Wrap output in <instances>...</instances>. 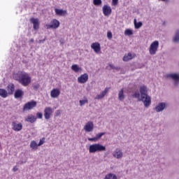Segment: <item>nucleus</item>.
<instances>
[{
  "instance_id": "nucleus-1",
  "label": "nucleus",
  "mask_w": 179,
  "mask_h": 179,
  "mask_svg": "<svg viewBox=\"0 0 179 179\" xmlns=\"http://www.w3.org/2000/svg\"><path fill=\"white\" fill-rule=\"evenodd\" d=\"M13 78L24 87L29 86L31 83V77L26 72L18 71L17 73L13 74Z\"/></svg>"
},
{
  "instance_id": "nucleus-2",
  "label": "nucleus",
  "mask_w": 179,
  "mask_h": 179,
  "mask_svg": "<svg viewBox=\"0 0 179 179\" xmlns=\"http://www.w3.org/2000/svg\"><path fill=\"white\" fill-rule=\"evenodd\" d=\"M134 99H137L138 101H142L145 107H149L152 104V98L149 95H145L144 96H141L139 92H136L133 94Z\"/></svg>"
},
{
  "instance_id": "nucleus-3",
  "label": "nucleus",
  "mask_w": 179,
  "mask_h": 179,
  "mask_svg": "<svg viewBox=\"0 0 179 179\" xmlns=\"http://www.w3.org/2000/svg\"><path fill=\"white\" fill-rule=\"evenodd\" d=\"M89 153H97V152H106V146L100 143H94L89 147Z\"/></svg>"
},
{
  "instance_id": "nucleus-4",
  "label": "nucleus",
  "mask_w": 179,
  "mask_h": 179,
  "mask_svg": "<svg viewBox=\"0 0 179 179\" xmlns=\"http://www.w3.org/2000/svg\"><path fill=\"white\" fill-rule=\"evenodd\" d=\"M166 79H171L173 83V86L179 85V73H171L165 75Z\"/></svg>"
},
{
  "instance_id": "nucleus-5",
  "label": "nucleus",
  "mask_w": 179,
  "mask_h": 179,
  "mask_svg": "<svg viewBox=\"0 0 179 179\" xmlns=\"http://www.w3.org/2000/svg\"><path fill=\"white\" fill-rule=\"evenodd\" d=\"M157 50H159V42L158 41H153L149 48V52L150 55H156V52H157Z\"/></svg>"
},
{
  "instance_id": "nucleus-6",
  "label": "nucleus",
  "mask_w": 179,
  "mask_h": 179,
  "mask_svg": "<svg viewBox=\"0 0 179 179\" xmlns=\"http://www.w3.org/2000/svg\"><path fill=\"white\" fill-rule=\"evenodd\" d=\"M61 23L58 21L57 19H53L50 21V24H46L45 25V29H57L58 27H59V25Z\"/></svg>"
},
{
  "instance_id": "nucleus-7",
  "label": "nucleus",
  "mask_w": 179,
  "mask_h": 179,
  "mask_svg": "<svg viewBox=\"0 0 179 179\" xmlns=\"http://www.w3.org/2000/svg\"><path fill=\"white\" fill-rule=\"evenodd\" d=\"M37 102L36 101H31L24 104L23 107V111H29V110H33L34 107H36Z\"/></svg>"
},
{
  "instance_id": "nucleus-8",
  "label": "nucleus",
  "mask_w": 179,
  "mask_h": 179,
  "mask_svg": "<svg viewBox=\"0 0 179 179\" xmlns=\"http://www.w3.org/2000/svg\"><path fill=\"white\" fill-rule=\"evenodd\" d=\"M167 107H169V103L166 102H160L155 108V110L157 113H162V111H164V110H166Z\"/></svg>"
},
{
  "instance_id": "nucleus-9",
  "label": "nucleus",
  "mask_w": 179,
  "mask_h": 179,
  "mask_svg": "<svg viewBox=\"0 0 179 179\" xmlns=\"http://www.w3.org/2000/svg\"><path fill=\"white\" fill-rule=\"evenodd\" d=\"M12 129L15 132H19L23 129V124L17 121H13L11 124Z\"/></svg>"
},
{
  "instance_id": "nucleus-10",
  "label": "nucleus",
  "mask_w": 179,
  "mask_h": 179,
  "mask_svg": "<svg viewBox=\"0 0 179 179\" xmlns=\"http://www.w3.org/2000/svg\"><path fill=\"white\" fill-rule=\"evenodd\" d=\"M113 157L115 159H120L124 157V152H122V150L120 148H116L113 152H112Z\"/></svg>"
},
{
  "instance_id": "nucleus-11",
  "label": "nucleus",
  "mask_w": 179,
  "mask_h": 179,
  "mask_svg": "<svg viewBox=\"0 0 179 179\" xmlns=\"http://www.w3.org/2000/svg\"><path fill=\"white\" fill-rule=\"evenodd\" d=\"M52 113H54V110H52V108L51 107H46L44 109V117L45 120H50L51 118V115H52Z\"/></svg>"
},
{
  "instance_id": "nucleus-12",
  "label": "nucleus",
  "mask_w": 179,
  "mask_h": 179,
  "mask_svg": "<svg viewBox=\"0 0 179 179\" xmlns=\"http://www.w3.org/2000/svg\"><path fill=\"white\" fill-rule=\"evenodd\" d=\"M93 129H94V124L92 121L87 122L84 126V131L85 132H93Z\"/></svg>"
},
{
  "instance_id": "nucleus-13",
  "label": "nucleus",
  "mask_w": 179,
  "mask_h": 179,
  "mask_svg": "<svg viewBox=\"0 0 179 179\" xmlns=\"http://www.w3.org/2000/svg\"><path fill=\"white\" fill-rule=\"evenodd\" d=\"M108 90H110V88L106 87L103 91H102L99 94L96 95L95 96V100H101V99H104L106 96V94L108 93Z\"/></svg>"
},
{
  "instance_id": "nucleus-14",
  "label": "nucleus",
  "mask_w": 179,
  "mask_h": 179,
  "mask_svg": "<svg viewBox=\"0 0 179 179\" xmlns=\"http://www.w3.org/2000/svg\"><path fill=\"white\" fill-rule=\"evenodd\" d=\"M108 90H110V88L106 87L103 91H102L99 94L96 95L95 96V100H101V99H104L106 96V94L108 93Z\"/></svg>"
},
{
  "instance_id": "nucleus-15",
  "label": "nucleus",
  "mask_w": 179,
  "mask_h": 179,
  "mask_svg": "<svg viewBox=\"0 0 179 179\" xmlns=\"http://www.w3.org/2000/svg\"><path fill=\"white\" fill-rule=\"evenodd\" d=\"M102 12L104 16H108L109 15H111V7L108 5H104L102 8Z\"/></svg>"
},
{
  "instance_id": "nucleus-16",
  "label": "nucleus",
  "mask_w": 179,
  "mask_h": 179,
  "mask_svg": "<svg viewBox=\"0 0 179 179\" xmlns=\"http://www.w3.org/2000/svg\"><path fill=\"white\" fill-rule=\"evenodd\" d=\"M30 21L34 26V30H38L40 29V21L38 18H31Z\"/></svg>"
},
{
  "instance_id": "nucleus-17",
  "label": "nucleus",
  "mask_w": 179,
  "mask_h": 179,
  "mask_svg": "<svg viewBox=\"0 0 179 179\" xmlns=\"http://www.w3.org/2000/svg\"><path fill=\"white\" fill-rule=\"evenodd\" d=\"M89 80V75L84 73L78 78V83H86Z\"/></svg>"
},
{
  "instance_id": "nucleus-18",
  "label": "nucleus",
  "mask_w": 179,
  "mask_h": 179,
  "mask_svg": "<svg viewBox=\"0 0 179 179\" xmlns=\"http://www.w3.org/2000/svg\"><path fill=\"white\" fill-rule=\"evenodd\" d=\"M139 94L140 97H143L145 96H148V87L145 85H141L139 89Z\"/></svg>"
},
{
  "instance_id": "nucleus-19",
  "label": "nucleus",
  "mask_w": 179,
  "mask_h": 179,
  "mask_svg": "<svg viewBox=\"0 0 179 179\" xmlns=\"http://www.w3.org/2000/svg\"><path fill=\"white\" fill-rule=\"evenodd\" d=\"M61 94V91L58 89H53L50 92V97L52 99H57V97H59V95Z\"/></svg>"
},
{
  "instance_id": "nucleus-20",
  "label": "nucleus",
  "mask_w": 179,
  "mask_h": 179,
  "mask_svg": "<svg viewBox=\"0 0 179 179\" xmlns=\"http://www.w3.org/2000/svg\"><path fill=\"white\" fill-rule=\"evenodd\" d=\"M91 48L94 50V52H100L101 48H100V43H93L91 45Z\"/></svg>"
},
{
  "instance_id": "nucleus-21",
  "label": "nucleus",
  "mask_w": 179,
  "mask_h": 179,
  "mask_svg": "<svg viewBox=\"0 0 179 179\" xmlns=\"http://www.w3.org/2000/svg\"><path fill=\"white\" fill-rule=\"evenodd\" d=\"M55 13L57 16H65V15L67 13L66 10L58 8L55 9Z\"/></svg>"
},
{
  "instance_id": "nucleus-22",
  "label": "nucleus",
  "mask_w": 179,
  "mask_h": 179,
  "mask_svg": "<svg viewBox=\"0 0 179 179\" xmlns=\"http://www.w3.org/2000/svg\"><path fill=\"white\" fill-rule=\"evenodd\" d=\"M133 58H135V54H132L131 52H129L127 55H125L123 57V61L125 62L130 61V59H133Z\"/></svg>"
},
{
  "instance_id": "nucleus-23",
  "label": "nucleus",
  "mask_w": 179,
  "mask_h": 179,
  "mask_svg": "<svg viewBox=\"0 0 179 179\" xmlns=\"http://www.w3.org/2000/svg\"><path fill=\"white\" fill-rule=\"evenodd\" d=\"M37 120V117L33 115H28L27 118L25 119V121L27 122H31V124H33V122H36Z\"/></svg>"
},
{
  "instance_id": "nucleus-24",
  "label": "nucleus",
  "mask_w": 179,
  "mask_h": 179,
  "mask_svg": "<svg viewBox=\"0 0 179 179\" xmlns=\"http://www.w3.org/2000/svg\"><path fill=\"white\" fill-rule=\"evenodd\" d=\"M71 69L73 71V72H76V73H78V72H81L82 67L79 66L78 64H73L71 66Z\"/></svg>"
},
{
  "instance_id": "nucleus-25",
  "label": "nucleus",
  "mask_w": 179,
  "mask_h": 179,
  "mask_svg": "<svg viewBox=\"0 0 179 179\" xmlns=\"http://www.w3.org/2000/svg\"><path fill=\"white\" fill-rule=\"evenodd\" d=\"M24 94V92H23L22 90H17L15 92L14 96L15 99H20V97H22Z\"/></svg>"
},
{
  "instance_id": "nucleus-26",
  "label": "nucleus",
  "mask_w": 179,
  "mask_h": 179,
  "mask_svg": "<svg viewBox=\"0 0 179 179\" xmlns=\"http://www.w3.org/2000/svg\"><path fill=\"white\" fill-rule=\"evenodd\" d=\"M8 94H13V92H15V85L9 84L7 87Z\"/></svg>"
},
{
  "instance_id": "nucleus-27",
  "label": "nucleus",
  "mask_w": 179,
  "mask_h": 179,
  "mask_svg": "<svg viewBox=\"0 0 179 179\" xmlns=\"http://www.w3.org/2000/svg\"><path fill=\"white\" fill-rule=\"evenodd\" d=\"M0 96L3 97V99H6V97H8V91L0 88Z\"/></svg>"
},
{
  "instance_id": "nucleus-28",
  "label": "nucleus",
  "mask_w": 179,
  "mask_h": 179,
  "mask_svg": "<svg viewBox=\"0 0 179 179\" xmlns=\"http://www.w3.org/2000/svg\"><path fill=\"white\" fill-rule=\"evenodd\" d=\"M173 43H179V29L176 30L175 36L173 38Z\"/></svg>"
},
{
  "instance_id": "nucleus-29",
  "label": "nucleus",
  "mask_w": 179,
  "mask_h": 179,
  "mask_svg": "<svg viewBox=\"0 0 179 179\" xmlns=\"http://www.w3.org/2000/svg\"><path fill=\"white\" fill-rule=\"evenodd\" d=\"M118 99L120 101H123L124 99H125V96L124 95V90L122 89L118 93Z\"/></svg>"
},
{
  "instance_id": "nucleus-30",
  "label": "nucleus",
  "mask_w": 179,
  "mask_h": 179,
  "mask_svg": "<svg viewBox=\"0 0 179 179\" xmlns=\"http://www.w3.org/2000/svg\"><path fill=\"white\" fill-rule=\"evenodd\" d=\"M104 179H118V178L114 173H108L105 176Z\"/></svg>"
},
{
  "instance_id": "nucleus-31",
  "label": "nucleus",
  "mask_w": 179,
  "mask_h": 179,
  "mask_svg": "<svg viewBox=\"0 0 179 179\" xmlns=\"http://www.w3.org/2000/svg\"><path fill=\"white\" fill-rule=\"evenodd\" d=\"M134 27L135 29H141V27H142V22H136V19H134Z\"/></svg>"
},
{
  "instance_id": "nucleus-32",
  "label": "nucleus",
  "mask_w": 179,
  "mask_h": 179,
  "mask_svg": "<svg viewBox=\"0 0 179 179\" xmlns=\"http://www.w3.org/2000/svg\"><path fill=\"white\" fill-rule=\"evenodd\" d=\"M38 146V144L35 141H32L30 143V148L31 149L36 150L37 149V147Z\"/></svg>"
},
{
  "instance_id": "nucleus-33",
  "label": "nucleus",
  "mask_w": 179,
  "mask_h": 179,
  "mask_svg": "<svg viewBox=\"0 0 179 179\" xmlns=\"http://www.w3.org/2000/svg\"><path fill=\"white\" fill-rule=\"evenodd\" d=\"M134 34V32L132 31V29H125L124 31V36H132Z\"/></svg>"
},
{
  "instance_id": "nucleus-34",
  "label": "nucleus",
  "mask_w": 179,
  "mask_h": 179,
  "mask_svg": "<svg viewBox=\"0 0 179 179\" xmlns=\"http://www.w3.org/2000/svg\"><path fill=\"white\" fill-rule=\"evenodd\" d=\"M93 3L95 6H100V5L102 3V1L101 0H94Z\"/></svg>"
},
{
  "instance_id": "nucleus-35",
  "label": "nucleus",
  "mask_w": 179,
  "mask_h": 179,
  "mask_svg": "<svg viewBox=\"0 0 179 179\" xmlns=\"http://www.w3.org/2000/svg\"><path fill=\"white\" fill-rule=\"evenodd\" d=\"M103 135H106V133H99L98 134L96 135L95 136V139L96 141H99V139H100V138H101V136H103Z\"/></svg>"
},
{
  "instance_id": "nucleus-36",
  "label": "nucleus",
  "mask_w": 179,
  "mask_h": 179,
  "mask_svg": "<svg viewBox=\"0 0 179 179\" xmlns=\"http://www.w3.org/2000/svg\"><path fill=\"white\" fill-rule=\"evenodd\" d=\"M79 103H80V106L82 107V106H85L86 103H88L87 99H85L84 100H80Z\"/></svg>"
},
{
  "instance_id": "nucleus-37",
  "label": "nucleus",
  "mask_w": 179,
  "mask_h": 179,
  "mask_svg": "<svg viewBox=\"0 0 179 179\" xmlns=\"http://www.w3.org/2000/svg\"><path fill=\"white\" fill-rule=\"evenodd\" d=\"M107 37L109 40H111L113 38V34L111 31H108L107 33Z\"/></svg>"
},
{
  "instance_id": "nucleus-38",
  "label": "nucleus",
  "mask_w": 179,
  "mask_h": 179,
  "mask_svg": "<svg viewBox=\"0 0 179 179\" xmlns=\"http://www.w3.org/2000/svg\"><path fill=\"white\" fill-rule=\"evenodd\" d=\"M112 5L113 6H117V5H118V0H112Z\"/></svg>"
},
{
  "instance_id": "nucleus-39",
  "label": "nucleus",
  "mask_w": 179,
  "mask_h": 179,
  "mask_svg": "<svg viewBox=\"0 0 179 179\" xmlns=\"http://www.w3.org/2000/svg\"><path fill=\"white\" fill-rule=\"evenodd\" d=\"M109 67H110L111 69H116V71H118V69H120V68H118V67H115V66H114V64H109Z\"/></svg>"
},
{
  "instance_id": "nucleus-40",
  "label": "nucleus",
  "mask_w": 179,
  "mask_h": 179,
  "mask_svg": "<svg viewBox=\"0 0 179 179\" xmlns=\"http://www.w3.org/2000/svg\"><path fill=\"white\" fill-rule=\"evenodd\" d=\"M55 117H59V115H61V110H57L55 112Z\"/></svg>"
},
{
  "instance_id": "nucleus-41",
  "label": "nucleus",
  "mask_w": 179,
  "mask_h": 179,
  "mask_svg": "<svg viewBox=\"0 0 179 179\" xmlns=\"http://www.w3.org/2000/svg\"><path fill=\"white\" fill-rule=\"evenodd\" d=\"M88 141H90V142H97V140L96 139V137L88 138Z\"/></svg>"
},
{
  "instance_id": "nucleus-42",
  "label": "nucleus",
  "mask_w": 179,
  "mask_h": 179,
  "mask_svg": "<svg viewBox=\"0 0 179 179\" xmlns=\"http://www.w3.org/2000/svg\"><path fill=\"white\" fill-rule=\"evenodd\" d=\"M36 117H38L39 119L43 118V113H37Z\"/></svg>"
},
{
  "instance_id": "nucleus-43",
  "label": "nucleus",
  "mask_w": 179,
  "mask_h": 179,
  "mask_svg": "<svg viewBox=\"0 0 179 179\" xmlns=\"http://www.w3.org/2000/svg\"><path fill=\"white\" fill-rule=\"evenodd\" d=\"M44 138L40 140L38 144V146H41V145H44Z\"/></svg>"
},
{
  "instance_id": "nucleus-44",
  "label": "nucleus",
  "mask_w": 179,
  "mask_h": 179,
  "mask_svg": "<svg viewBox=\"0 0 179 179\" xmlns=\"http://www.w3.org/2000/svg\"><path fill=\"white\" fill-rule=\"evenodd\" d=\"M17 170H19V169L17 168V166H15L13 168V171H14V172L17 171Z\"/></svg>"
},
{
  "instance_id": "nucleus-45",
  "label": "nucleus",
  "mask_w": 179,
  "mask_h": 179,
  "mask_svg": "<svg viewBox=\"0 0 179 179\" xmlns=\"http://www.w3.org/2000/svg\"><path fill=\"white\" fill-rule=\"evenodd\" d=\"M45 41V39H43V40H39V43L41 44V43H44V42Z\"/></svg>"
},
{
  "instance_id": "nucleus-46",
  "label": "nucleus",
  "mask_w": 179,
  "mask_h": 179,
  "mask_svg": "<svg viewBox=\"0 0 179 179\" xmlns=\"http://www.w3.org/2000/svg\"><path fill=\"white\" fill-rule=\"evenodd\" d=\"M159 1H161L162 2H170V0H159Z\"/></svg>"
},
{
  "instance_id": "nucleus-47",
  "label": "nucleus",
  "mask_w": 179,
  "mask_h": 179,
  "mask_svg": "<svg viewBox=\"0 0 179 179\" xmlns=\"http://www.w3.org/2000/svg\"><path fill=\"white\" fill-rule=\"evenodd\" d=\"M29 43H34V39L31 38V39L29 40Z\"/></svg>"
},
{
  "instance_id": "nucleus-48",
  "label": "nucleus",
  "mask_w": 179,
  "mask_h": 179,
  "mask_svg": "<svg viewBox=\"0 0 179 179\" xmlns=\"http://www.w3.org/2000/svg\"><path fill=\"white\" fill-rule=\"evenodd\" d=\"M23 163H24L23 161H21L20 164H23Z\"/></svg>"
},
{
  "instance_id": "nucleus-49",
  "label": "nucleus",
  "mask_w": 179,
  "mask_h": 179,
  "mask_svg": "<svg viewBox=\"0 0 179 179\" xmlns=\"http://www.w3.org/2000/svg\"><path fill=\"white\" fill-rule=\"evenodd\" d=\"M0 148H1V142H0Z\"/></svg>"
}]
</instances>
